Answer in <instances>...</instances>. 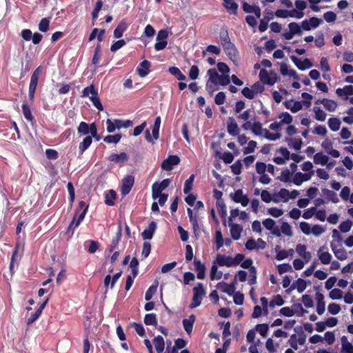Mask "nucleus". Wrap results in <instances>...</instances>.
<instances>
[{"label":"nucleus","mask_w":353,"mask_h":353,"mask_svg":"<svg viewBox=\"0 0 353 353\" xmlns=\"http://www.w3.org/2000/svg\"><path fill=\"white\" fill-rule=\"evenodd\" d=\"M170 183V179H165L161 183L155 182L152 186V197L157 199L159 194H163L162 191L167 188Z\"/></svg>","instance_id":"f257e3e1"},{"label":"nucleus","mask_w":353,"mask_h":353,"mask_svg":"<svg viewBox=\"0 0 353 353\" xmlns=\"http://www.w3.org/2000/svg\"><path fill=\"white\" fill-rule=\"evenodd\" d=\"M259 78L263 83L268 85H273L277 81L276 74L274 71L268 72L263 68L259 72Z\"/></svg>","instance_id":"f03ea898"},{"label":"nucleus","mask_w":353,"mask_h":353,"mask_svg":"<svg viewBox=\"0 0 353 353\" xmlns=\"http://www.w3.org/2000/svg\"><path fill=\"white\" fill-rule=\"evenodd\" d=\"M168 32L166 30H161L159 31L156 38L157 43L154 44V49L156 51H160L165 48L168 44Z\"/></svg>","instance_id":"7ed1b4c3"},{"label":"nucleus","mask_w":353,"mask_h":353,"mask_svg":"<svg viewBox=\"0 0 353 353\" xmlns=\"http://www.w3.org/2000/svg\"><path fill=\"white\" fill-rule=\"evenodd\" d=\"M134 183V177L132 175L125 176L121 181L120 192L123 196L128 194Z\"/></svg>","instance_id":"20e7f679"},{"label":"nucleus","mask_w":353,"mask_h":353,"mask_svg":"<svg viewBox=\"0 0 353 353\" xmlns=\"http://www.w3.org/2000/svg\"><path fill=\"white\" fill-rule=\"evenodd\" d=\"M161 117H157L156 119H155V121H154V125H153V128H152V136L153 137H151L150 135V130H145V139L148 142H152L153 141V139H158L159 138V129H160V125H161Z\"/></svg>","instance_id":"39448f33"},{"label":"nucleus","mask_w":353,"mask_h":353,"mask_svg":"<svg viewBox=\"0 0 353 353\" xmlns=\"http://www.w3.org/2000/svg\"><path fill=\"white\" fill-rule=\"evenodd\" d=\"M236 279H234L230 283L221 281L217 283L216 288L228 295L232 296L236 290Z\"/></svg>","instance_id":"423d86ee"},{"label":"nucleus","mask_w":353,"mask_h":353,"mask_svg":"<svg viewBox=\"0 0 353 353\" xmlns=\"http://www.w3.org/2000/svg\"><path fill=\"white\" fill-rule=\"evenodd\" d=\"M323 22L322 19L316 17H310L309 20L305 19L301 22V28L305 31H310L312 28H317Z\"/></svg>","instance_id":"0eeeda50"},{"label":"nucleus","mask_w":353,"mask_h":353,"mask_svg":"<svg viewBox=\"0 0 353 353\" xmlns=\"http://www.w3.org/2000/svg\"><path fill=\"white\" fill-rule=\"evenodd\" d=\"M180 163V159L176 155H170L167 159L163 161L161 168L166 171H170L173 169V166Z\"/></svg>","instance_id":"6e6552de"},{"label":"nucleus","mask_w":353,"mask_h":353,"mask_svg":"<svg viewBox=\"0 0 353 353\" xmlns=\"http://www.w3.org/2000/svg\"><path fill=\"white\" fill-rule=\"evenodd\" d=\"M230 196L235 203H241L243 207L247 206L250 202L248 196L243 194L241 189L236 190L234 194L231 193Z\"/></svg>","instance_id":"1a4fd4ad"},{"label":"nucleus","mask_w":353,"mask_h":353,"mask_svg":"<svg viewBox=\"0 0 353 353\" xmlns=\"http://www.w3.org/2000/svg\"><path fill=\"white\" fill-rule=\"evenodd\" d=\"M225 54L234 63L239 60V52L234 43L228 44L223 47Z\"/></svg>","instance_id":"9d476101"},{"label":"nucleus","mask_w":353,"mask_h":353,"mask_svg":"<svg viewBox=\"0 0 353 353\" xmlns=\"http://www.w3.org/2000/svg\"><path fill=\"white\" fill-rule=\"evenodd\" d=\"M307 287V282L299 278L294 283L291 285V286L286 290V292L290 294L292 291L296 288L297 291L299 293H302L304 292Z\"/></svg>","instance_id":"9b49d317"},{"label":"nucleus","mask_w":353,"mask_h":353,"mask_svg":"<svg viewBox=\"0 0 353 353\" xmlns=\"http://www.w3.org/2000/svg\"><path fill=\"white\" fill-rule=\"evenodd\" d=\"M290 59L296 65V66L301 70H304L312 67V63L308 59H305L303 61H301L299 59L294 55L291 56Z\"/></svg>","instance_id":"f8f14e48"},{"label":"nucleus","mask_w":353,"mask_h":353,"mask_svg":"<svg viewBox=\"0 0 353 353\" xmlns=\"http://www.w3.org/2000/svg\"><path fill=\"white\" fill-rule=\"evenodd\" d=\"M151 63L148 60L141 61L137 68V72L141 77H145L147 76L150 70Z\"/></svg>","instance_id":"ddd939ff"},{"label":"nucleus","mask_w":353,"mask_h":353,"mask_svg":"<svg viewBox=\"0 0 353 353\" xmlns=\"http://www.w3.org/2000/svg\"><path fill=\"white\" fill-rule=\"evenodd\" d=\"M42 73V67L39 66L37 67L32 74V76L30 77V82L29 84V88L37 89L39 79L40 78V76Z\"/></svg>","instance_id":"4468645a"},{"label":"nucleus","mask_w":353,"mask_h":353,"mask_svg":"<svg viewBox=\"0 0 353 353\" xmlns=\"http://www.w3.org/2000/svg\"><path fill=\"white\" fill-rule=\"evenodd\" d=\"M157 228V223L154 221H151L149 223L148 228L145 229L141 233L142 238L144 240L151 239L154 236Z\"/></svg>","instance_id":"2eb2a0df"},{"label":"nucleus","mask_w":353,"mask_h":353,"mask_svg":"<svg viewBox=\"0 0 353 353\" xmlns=\"http://www.w3.org/2000/svg\"><path fill=\"white\" fill-rule=\"evenodd\" d=\"M128 155L124 152H122L120 154L112 153L108 157V160L110 161L115 162L117 163H123L128 161Z\"/></svg>","instance_id":"dca6fc26"},{"label":"nucleus","mask_w":353,"mask_h":353,"mask_svg":"<svg viewBox=\"0 0 353 353\" xmlns=\"http://www.w3.org/2000/svg\"><path fill=\"white\" fill-rule=\"evenodd\" d=\"M223 5L229 14L236 15L239 8V5L234 0H223Z\"/></svg>","instance_id":"f3484780"},{"label":"nucleus","mask_w":353,"mask_h":353,"mask_svg":"<svg viewBox=\"0 0 353 353\" xmlns=\"http://www.w3.org/2000/svg\"><path fill=\"white\" fill-rule=\"evenodd\" d=\"M228 132L232 136L239 134V129L235 119L233 117H229L227 125Z\"/></svg>","instance_id":"a211bd4d"},{"label":"nucleus","mask_w":353,"mask_h":353,"mask_svg":"<svg viewBox=\"0 0 353 353\" xmlns=\"http://www.w3.org/2000/svg\"><path fill=\"white\" fill-rule=\"evenodd\" d=\"M128 27V23L125 19H122L114 30V37L117 39L122 37L123 32Z\"/></svg>","instance_id":"6ab92c4d"},{"label":"nucleus","mask_w":353,"mask_h":353,"mask_svg":"<svg viewBox=\"0 0 353 353\" xmlns=\"http://www.w3.org/2000/svg\"><path fill=\"white\" fill-rule=\"evenodd\" d=\"M316 299L317 301L316 312L319 315L324 313L325 310V303L324 301V296L321 292H316Z\"/></svg>","instance_id":"aec40b11"},{"label":"nucleus","mask_w":353,"mask_h":353,"mask_svg":"<svg viewBox=\"0 0 353 353\" xmlns=\"http://www.w3.org/2000/svg\"><path fill=\"white\" fill-rule=\"evenodd\" d=\"M216 262L219 266H234L232 256H226L225 255L218 254L216 257Z\"/></svg>","instance_id":"412c9836"},{"label":"nucleus","mask_w":353,"mask_h":353,"mask_svg":"<svg viewBox=\"0 0 353 353\" xmlns=\"http://www.w3.org/2000/svg\"><path fill=\"white\" fill-rule=\"evenodd\" d=\"M196 320V316L194 314H191L189 316L188 319H184L183 320V325L185 332L190 334L192 332L193 325Z\"/></svg>","instance_id":"4be33fe9"},{"label":"nucleus","mask_w":353,"mask_h":353,"mask_svg":"<svg viewBox=\"0 0 353 353\" xmlns=\"http://www.w3.org/2000/svg\"><path fill=\"white\" fill-rule=\"evenodd\" d=\"M194 265L195 267V270L197 273V278L199 279H203L205 277V266L203 263L201 262V261L194 259Z\"/></svg>","instance_id":"5701e85b"},{"label":"nucleus","mask_w":353,"mask_h":353,"mask_svg":"<svg viewBox=\"0 0 353 353\" xmlns=\"http://www.w3.org/2000/svg\"><path fill=\"white\" fill-rule=\"evenodd\" d=\"M92 143V137L85 136L83 141L79 145V157L81 156L84 152L89 148Z\"/></svg>","instance_id":"b1692460"},{"label":"nucleus","mask_w":353,"mask_h":353,"mask_svg":"<svg viewBox=\"0 0 353 353\" xmlns=\"http://www.w3.org/2000/svg\"><path fill=\"white\" fill-rule=\"evenodd\" d=\"M330 247L332 248V252H334L335 256L341 260H345L347 259V252L346 250L343 248H337L334 243H331Z\"/></svg>","instance_id":"393cba45"},{"label":"nucleus","mask_w":353,"mask_h":353,"mask_svg":"<svg viewBox=\"0 0 353 353\" xmlns=\"http://www.w3.org/2000/svg\"><path fill=\"white\" fill-rule=\"evenodd\" d=\"M231 236L234 240H239L243 231V227L239 224L230 223Z\"/></svg>","instance_id":"a878e982"},{"label":"nucleus","mask_w":353,"mask_h":353,"mask_svg":"<svg viewBox=\"0 0 353 353\" xmlns=\"http://www.w3.org/2000/svg\"><path fill=\"white\" fill-rule=\"evenodd\" d=\"M153 344L157 353H163L165 348V341L162 336L158 335L154 337Z\"/></svg>","instance_id":"bb28decb"},{"label":"nucleus","mask_w":353,"mask_h":353,"mask_svg":"<svg viewBox=\"0 0 353 353\" xmlns=\"http://www.w3.org/2000/svg\"><path fill=\"white\" fill-rule=\"evenodd\" d=\"M82 208H83V210L79 215L78 219L77 220V223H76L74 227H78L80 225V223L83 221V220L84 219L85 216L86 214L88 208V205H85V203L84 201H80L79 203V207H78V209L77 210L76 212H78L79 210L82 209Z\"/></svg>","instance_id":"cd10ccee"},{"label":"nucleus","mask_w":353,"mask_h":353,"mask_svg":"<svg viewBox=\"0 0 353 353\" xmlns=\"http://www.w3.org/2000/svg\"><path fill=\"white\" fill-rule=\"evenodd\" d=\"M336 93L339 97L346 96L345 99H347V96L353 95V85H348L343 88H337Z\"/></svg>","instance_id":"c85d7f7f"},{"label":"nucleus","mask_w":353,"mask_h":353,"mask_svg":"<svg viewBox=\"0 0 353 353\" xmlns=\"http://www.w3.org/2000/svg\"><path fill=\"white\" fill-rule=\"evenodd\" d=\"M285 141L290 148L296 150H299L301 148L303 141L301 138H286Z\"/></svg>","instance_id":"c756f323"},{"label":"nucleus","mask_w":353,"mask_h":353,"mask_svg":"<svg viewBox=\"0 0 353 353\" xmlns=\"http://www.w3.org/2000/svg\"><path fill=\"white\" fill-rule=\"evenodd\" d=\"M323 248H321L318 251L319 258L323 264L327 265L331 263L332 255L328 252H322Z\"/></svg>","instance_id":"7c9ffc66"},{"label":"nucleus","mask_w":353,"mask_h":353,"mask_svg":"<svg viewBox=\"0 0 353 353\" xmlns=\"http://www.w3.org/2000/svg\"><path fill=\"white\" fill-rule=\"evenodd\" d=\"M121 235H122V227H121V224L120 223L118 227V231L116 234V236L114 237L113 239L112 240V242L110 244V252H112L115 249V248L118 245L119 241L121 240Z\"/></svg>","instance_id":"2f4dec72"},{"label":"nucleus","mask_w":353,"mask_h":353,"mask_svg":"<svg viewBox=\"0 0 353 353\" xmlns=\"http://www.w3.org/2000/svg\"><path fill=\"white\" fill-rule=\"evenodd\" d=\"M341 351L343 353H353V345L347 341L345 336L341 337Z\"/></svg>","instance_id":"473e14b6"},{"label":"nucleus","mask_w":353,"mask_h":353,"mask_svg":"<svg viewBox=\"0 0 353 353\" xmlns=\"http://www.w3.org/2000/svg\"><path fill=\"white\" fill-rule=\"evenodd\" d=\"M314 162L316 164L325 165H327L328 162V157L322 152H317L314 156Z\"/></svg>","instance_id":"72a5a7b5"},{"label":"nucleus","mask_w":353,"mask_h":353,"mask_svg":"<svg viewBox=\"0 0 353 353\" xmlns=\"http://www.w3.org/2000/svg\"><path fill=\"white\" fill-rule=\"evenodd\" d=\"M168 71L171 74L175 76V77L179 81H185L186 79V77L176 66L170 67Z\"/></svg>","instance_id":"f704fd0d"},{"label":"nucleus","mask_w":353,"mask_h":353,"mask_svg":"<svg viewBox=\"0 0 353 353\" xmlns=\"http://www.w3.org/2000/svg\"><path fill=\"white\" fill-rule=\"evenodd\" d=\"M90 124H88L84 121H81L78 128L77 131L80 135L89 136V132H90Z\"/></svg>","instance_id":"c9c22d12"},{"label":"nucleus","mask_w":353,"mask_h":353,"mask_svg":"<svg viewBox=\"0 0 353 353\" xmlns=\"http://www.w3.org/2000/svg\"><path fill=\"white\" fill-rule=\"evenodd\" d=\"M144 323L147 325H157V314L154 313L146 314L144 316Z\"/></svg>","instance_id":"e433bc0d"},{"label":"nucleus","mask_w":353,"mask_h":353,"mask_svg":"<svg viewBox=\"0 0 353 353\" xmlns=\"http://www.w3.org/2000/svg\"><path fill=\"white\" fill-rule=\"evenodd\" d=\"M292 174V172H291L289 169L286 168L281 172V176L277 179L284 183L292 182V180H291Z\"/></svg>","instance_id":"4c0bfd02"},{"label":"nucleus","mask_w":353,"mask_h":353,"mask_svg":"<svg viewBox=\"0 0 353 353\" xmlns=\"http://www.w3.org/2000/svg\"><path fill=\"white\" fill-rule=\"evenodd\" d=\"M90 100L92 101L93 105L99 111L103 110V107L101 103L98 92H95L94 94L90 97Z\"/></svg>","instance_id":"58836bf2"},{"label":"nucleus","mask_w":353,"mask_h":353,"mask_svg":"<svg viewBox=\"0 0 353 353\" xmlns=\"http://www.w3.org/2000/svg\"><path fill=\"white\" fill-rule=\"evenodd\" d=\"M117 198L116 192L113 190H110L108 191V193L105 195V203L108 206H112L114 205V201Z\"/></svg>","instance_id":"ea45409f"},{"label":"nucleus","mask_w":353,"mask_h":353,"mask_svg":"<svg viewBox=\"0 0 353 353\" xmlns=\"http://www.w3.org/2000/svg\"><path fill=\"white\" fill-rule=\"evenodd\" d=\"M328 126L334 132L338 131L341 126V121L338 118H330L328 119Z\"/></svg>","instance_id":"a19ab883"},{"label":"nucleus","mask_w":353,"mask_h":353,"mask_svg":"<svg viewBox=\"0 0 353 353\" xmlns=\"http://www.w3.org/2000/svg\"><path fill=\"white\" fill-rule=\"evenodd\" d=\"M323 194L326 196L328 200L332 201L334 203H336L339 201L338 196L336 192L332 190H330L328 189L324 188L323 189Z\"/></svg>","instance_id":"79ce46f5"},{"label":"nucleus","mask_w":353,"mask_h":353,"mask_svg":"<svg viewBox=\"0 0 353 353\" xmlns=\"http://www.w3.org/2000/svg\"><path fill=\"white\" fill-rule=\"evenodd\" d=\"M208 74L209 76V81L214 85H217L220 75L216 70L214 68L209 69L208 70Z\"/></svg>","instance_id":"37998d69"},{"label":"nucleus","mask_w":353,"mask_h":353,"mask_svg":"<svg viewBox=\"0 0 353 353\" xmlns=\"http://www.w3.org/2000/svg\"><path fill=\"white\" fill-rule=\"evenodd\" d=\"M313 111L315 114L314 117L317 121H324L325 120L327 114L320 107H314Z\"/></svg>","instance_id":"c03bdc74"},{"label":"nucleus","mask_w":353,"mask_h":353,"mask_svg":"<svg viewBox=\"0 0 353 353\" xmlns=\"http://www.w3.org/2000/svg\"><path fill=\"white\" fill-rule=\"evenodd\" d=\"M275 252H276V259L278 261L283 260L288 256V252L285 250H281V246L279 245H276L275 246Z\"/></svg>","instance_id":"a18cd8bd"},{"label":"nucleus","mask_w":353,"mask_h":353,"mask_svg":"<svg viewBox=\"0 0 353 353\" xmlns=\"http://www.w3.org/2000/svg\"><path fill=\"white\" fill-rule=\"evenodd\" d=\"M223 276V272L221 271H218V268L215 263H214L211 268L210 270V279H221Z\"/></svg>","instance_id":"49530a36"},{"label":"nucleus","mask_w":353,"mask_h":353,"mask_svg":"<svg viewBox=\"0 0 353 353\" xmlns=\"http://www.w3.org/2000/svg\"><path fill=\"white\" fill-rule=\"evenodd\" d=\"M194 180V174H191L190 177L185 181L183 188V192L185 194H189L192 190Z\"/></svg>","instance_id":"de8ad7c7"},{"label":"nucleus","mask_w":353,"mask_h":353,"mask_svg":"<svg viewBox=\"0 0 353 353\" xmlns=\"http://www.w3.org/2000/svg\"><path fill=\"white\" fill-rule=\"evenodd\" d=\"M288 28L290 29V31L292 33V34H298L301 35L302 34V30H301V26H300L296 22H291L288 24Z\"/></svg>","instance_id":"09e8293b"},{"label":"nucleus","mask_w":353,"mask_h":353,"mask_svg":"<svg viewBox=\"0 0 353 353\" xmlns=\"http://www.w3.org/2000/svg\"><path fill=\"white\" fill-rule=\"evenodd\" d=\"M216 209L222 218L227 215V209L223 201H217L216 203Z\"/></svg>","instance_id":"8fccbe9b"},{"label":"nucleus","mask_w":353,"mask_h":353,"mask_svg":"<svg viewBox=\"0 0 353 353\" xmlns=\"http://www.w3.org/2000/svg\"><path fill=\"white\" fill-rule=\"evenodd\" d=\"M323 102L324 108L330 112L334 111L337 107V103L334 100L324 99Z\"/></svg>","instance_id":"3c124183"},{"label":"nucleus","mask_w":353,"mask_h":353,"mask_svg":"<svg viewBox=\"0 0 353 353\" xmlns=\"http://www.w3.org/2000/svg\"><path fill=\"white\" fill-rule=\"evenodd\" d=\"M22 111L24 117L28 121H32L34 120V117L32 114L31 110L27 104L23 103L22 105Z\"/></svg>","instance_id":"603ef678"},{"label":"nucleus","mask_w":353,"mask_h":353,"mask_svg":"<svg viewBox=\"0 0 353 353\" xmlns=\"http://www.w3.org/2000/svg\"><path fill=\"white\" fill-rule=\"evenodd\" d=\"M121 139V134H116L114 135H108L103 138V141L107 143H117Z\"/></svg>","instance_id":"864d4df0"},{"label":"nucleus","mask_w":353,"mask_h":353,"mask_svg":"<svg viewBox=\"0 0 353 353\" xmlns=\"http://www.w3.org/2000/svg\"><path fill=\"white\" fill-rule=\"evenodd\" d=\"M158 283L157 282L155 284L152 285L149 287L145 294V299L146 301H150L152 299L153 295L156 293L157 290Z\"/></svg>","instance_id":"5fc2aeb1"},{"label":"nucleus","mask_w":353,"mask_h":353,"mask_svg":"<svg viewBox=\"0 0 353 353\" xmlns=\"http://www.w3.org/2000/svg\"><path fill=\"white\" fill-rule=\"evenodd\" d=\"M50 19L48 18H43L39 23V30L42 32H46L49 30Z\"/></svg>","instance_id":"6e6d98bb"},{"label":"nucleus","mask_w":353,"mask_h":353,"mask_svg":"<svg viewBox=\"0 0 353 353\" xmlns=\"http://www.w3.org/2000/svg\"><path fill=\"white\" fill-rule=\"evenodd\" d=\"M255 329L263 337H266L269 330V325L267 323L258 324L256 325Z\"/></svg>","instance_id":"4d7b16f0"},{"label":"nucleus","mask_w":353,"mask_h":353,"mask_svg":"<svg viewBox=\"0 0 353 353\" xmlns=\"http://www.w3.org/2000/svg\"><path fill=\"white\" fill-rule=\"evenodd\" d=\"M114 123L116 124L117 128L120 129L121 128H128L132 126V121L131 120L123 121L121 119H114Z\"/></svg>","instance_id":"13d9d810"},{"label":"nucleus","mask_w":353,"mask_h":353,"mask_svg":"<svg viewBox=\"0 0 353 353\" xmlns=\"http://www.w3.org/2000/svg\"><path fill=\"white\" fill-rule=\"evenodd\" d=\"M284 304V300L280 294L274 296L270 302V306L274 307L275 305L281 306Z\"/></svg>","instance_id":"bf43d9fd"},{"label":"nucleus","mask_w":353,"mask_h":353,"mask_svg":"<svg viewBox=\"0 0 353 353\" xmlns=\"http://www.w3.org/2000/svg\"><path fill=\"white\" fill-rule=\"evenodd\" d=\"M251 130L255 135L258 136L261 135L263 131L264 132V130L262 128V124L259 121H254L252 123Z\"/></svg>","instance_id":"052dcab7"},{"label":"nucleus","mask_w":353,"mask_h":353,"mask_svg":"<svg viewBox=\"0 0 353 353\" xmlns=\"http://www.w3.org/2000/svg\"><path fill=\"white\" fill-rule=\"evenodd\" d=\"M101 59V45L97 44L94 50V53L92 57V63L95 65L99 63Z\"/></svg>","instance_id":"680f3d73"},{"label":"nucleus","mask_w":353,"mask_h":353,"mask_svg":"<svg viewBox=\"0 0 353 353\" xmlns=\"http://www.w3.org/2000/svg\"><path fill=\"white\" fill-rule=\"evenodd\" d=\"M232 296H233L234 303L236 305H241L243 304L244 295L243 293L234 291V293Z\"/></svg>","instance_id":"e2e57ef3"},{"label":"nucleus","mask_w":353,"mask_h":353,"mask_svg":"<svg viewBox=\"0 0 353 353\" xmlns=\"http://www.w3.org/2000/svg\"><path fill=\"white\" fill-rule=\"evenodd\" d=\"M257 279V270L255 267L250 268V279L248 280V284L253 285L256 283Z\"/></svg>","instance_id":"0e129e2a"},{"label":"nucleus","mask_w":353,"mask_h":353,"mask_svg":"<svg viewBox=\"0 0 353 353\" xmlns=\"http://www.w3.org/2000/svg\"><path fill=\"white\" fill-rule=\"evenodd\" d=\"M151 252V244L150 242L145 241L143 244L141 256L143 259H146Z\"/></svg>","instance_id":"69168bd1"},{"label":"nucleus","mask_w":353,"mask_h":353,"mask_svg":"<svg viewBox=\"0 0 353 353\" xmlns=\"http://www.w3.org/2000/svg\"><path fill=\"white\" fill-rule=\"evenodd\" d=\"M353 223L350 220L343 221L339 225V229L342 232H347L350 230Z\"/></svg>","instance_id":"338daca9"},{"label":"nucleus","mask_w":353,"mask_h":353,"mask_svg":"<svg viewBox=\"0 0 353 353\" xmlns=\"http://www.w3.org/2000/svg\"><path fill=\"white\" fill-rule=\"evenodd\" d=\"M220 40L223 47L232 43L227 30L221 32Z\"/></svg>","instance_id":"774afa93"}]
</instances>
